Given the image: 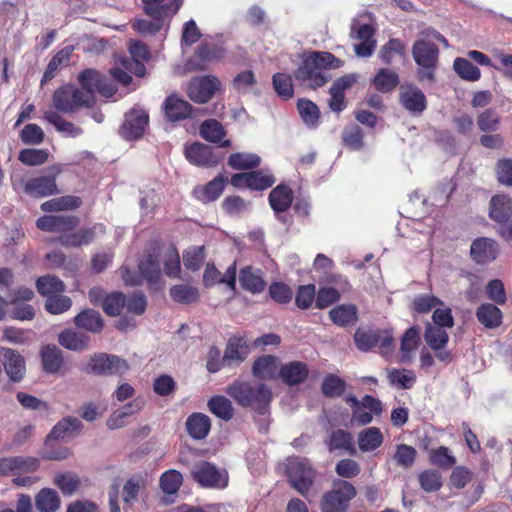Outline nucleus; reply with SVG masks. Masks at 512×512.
<instances>
[{"mask_svg": "<svg viewBox=\"0 0 512 512\" xmlns=\"http://www.w3.org/2000/svg\"><path fill=\"white\" fill-rule=\"evenodd\" d=\"M357 442L362 452H371L383 443V434L377 427H369L358 433Z\"/></svg>", "mask_w": 512, "mask_h": 512, "instance_id": "36", "label": "nucleus"}, {"mask_svg": "<svg viewBox=\"0 0 512 512\" xmlns=\"http://www.w3.org/2000/svg\"><path fill=\"white\" fill-rule=\"evenodd\" d=\"M170 295L175 301L181 303H191L199 298L198 289L186 284L173 286Z\"/></svg>", "mask_w": 512, "mask_h": 512, "instance_id": "58", "label": "nucleus"}, {"mask_svg": "<svg viewBox=\"0 0 512 512\" xmlns=\"http://www.w3.org/2000/svg\"><path fill=\"white\" fill-rule=\"evenodd\" d=\"M400 103L410 113L420 114L427 106L424 93L414 85H403L399 92Z\"/></svg>", "mask_w": 512, "mask_h": 512, "instance_id": "19", "label": "nucleus"}, {"mask_svg": "<svg viewBox=\"0 0 512 512\" xmlns=\"http://www.w3.org/2000/svg\"><path fill=\"white\" fill-rule=\"evenodd\" d=\"M43 117L47 122L51 123L58 132L67 137L75 138L83 133L80 127L72 122L66 121L57 111L51 108L44 112Z\"/></svg>", "mask_w": 512, "mask_h": 512, "instance_id": "32", "label": "nucleus"}, {"mask_svg": "<svg viewBox=\"0 0 512 512\" xmlns=\"http://www.w3.org/2000/svg\"><path fill=\"white\" fill-rule=\"evenodd\" d=\"M71 299L65 295H54L46 299L45 309L53 315L61 314L71 307Z\"/></svg>", "mask_w": 512, "mask_h": 512, "instance_id": "64", "label": "nucleus"}, {"mask_svg": "<svg viewBox=\"0 0 512 512\" xmlns=\"http://www.w3.org/2000/svg\"><path fill=\"white\" fill-rule=\"evenodd\" d=\"M78 223V218L72 215H46L37 219L36 226L42 231L59 233L74 229Z\"/></svg>", "mask_w": 512, "mask_h": 512, "instance_id": "17", "label": "nucleus"}, {"mask_svg": "<svg viewBox=\"0 0 512 512\" xmlns=\"http://www.w3.org/2000/svg\"><path fill=\"white\" fill-rule=\"evenodd\" d=\"M354 341L357 348L363 352H367L379 344L381 353L386 355L390 352L393 337L388 331L374 330L370 327H359L355 332Z\"/></svg>", "mask_w": 512, "mask_h": 512, "instance_id": "8", "label": "nucleus"}, {"mask_svg": "<svg viewBox=\"0 0 512 512\" xmlns=\"http://www.w3.org/2000/svg\"><path fill=\"white\" fill-rule=\"evenodd\" d=\"M277 358L272 355L259 357L253 364V375L260 379H273L279 374Z\"/></svg>", "mask_w": 512, "mask_h": 512, "instance_id": "35", "label": "nucleus"}, {"mask_svg": "<svg viewBox=\"0 0 512 512\" xmlns=\"http://www.w3.org/2000/svg\"><path fill=\"white\" fill-rule=\"evenodd\" d=\"M418 480L421 488L427 493L436 492L442 487V477L438 471L433 469L421 472Z\"/></svg>", "mask_w": 512, "mask_h": 512, "instance_id": "55", "label": "nucleus"}, {"mask_svg": "<svg viewBox=\"0 0 512 512\" xmlns=\"http://www.w3.org/2000/svg\"><path fill=\"white\" fill-rule=\"evenodd\" d=\"M38 467L39 461L34 457H4L0 459V476L34 472Z\"/></svg>", "mask_w": 512, "mask_h": 512, "instance_id": "15", "label": "nucleus"}, {"mask_svg": "<svg viewBox=\"0 0 512 512\" xmlns=\"http://www.w3.org/2000/svg\"><path fill=\"white\" fill-rule=\"evenodd\" d=\"M390 383L399 389H410L416 380L413 371L406 369H393L388 373Z\"/></svg>", "mask_w": 512, "mask_h": 512, "instance_id": "49", "label": "nucleus"}, {"mask_svg": "<svg viewBox=\"0 0 512 512\" xmlns=\"http://www.w3.org/2000/svg\"><path fill=\"white\" fill-rule=\"evenodd\" d=\"M470 252L477 263L484 264L497 257L498 245L493 239L479 238L473 241Z\"/></svg>", "mask_w": 512, "mask_h": 512, "instance_id": "23", "label": "nucleus"}, {"mask_svg": "<svg viewBox=\"0 0 512 512\" xmlns=\"http://www.w3.org/2000/svg\"><path fill=\"white\" fill-rule=\"evenodd\" d=\"M58 341L64 348L81 352L87 350L90 346V337L84 333L80 324L75 322V326L67 328L58 336Z\"/></svg>", "mask_w": 512, "mask_h": 512, "instance_id": "16", "label": "nucleus"}, {"mask_svg": "<svg viewBox=\"0 0 512 512\" xmlns=\"http://www.w3.org/2000/svg\"><path fill=\"white\" fill-rule=\"evenodd\" d=\"M143 408V401L134 399L122 408L116 410L107 420L109 429H118L127 424L126 418L135 415Z\"/></svg>", "mask_w": 512, "mask_h": 512, "instance_id": "30", "label": "nucleus"}, {"mask_svg": "<svg viewBox=\"0 0 512 512\" xmlns=\"http://www.w3.org/2000/svg\"><path fill=\"white\" fill-rule=\"evenodd\" d=\"M453 68L459 77L466 81H477L481 76L479 68L464 58H456Z\"/></svg>", "mask_w": 512, "mask_h": 512, "instance_id": "48", "label": "nucleus"}, {"mask_svg": "<svg viewBox=\"0 0 512 512\" xmlns=\"http://www.w3.org/2000/svg\"><path fill=\"white\" fill-rule=\"evenodd\" d=\"M164 110L166 117L170 121H179L190 115L191 106L187 101L176 95H171L165 101Z\"/></svg>", "mask_w": 512, "mask_h": 512, "instance_id": "33", "label": "nucleus"}, {"mask_svg": "<svg viewBox=\"0 0 512 512\" xmlns=\"http://www.w3.org/2000/svg\"><path fill=\"white\" fill-rule=\"evenodd\" d=\"M96 74L90 71H82L78 75L81 87L64 85L59 87L52 96L53 107L63 113H74L82 107H91L93 97L91 94V81H94Z\"/></svg>", "mask_w": 512, "mask_h": 512, "instance_id": "1", "label": "nucleus"}, {"mask_svg": "<svg viewBox=\"0 0 512 512\" xmlns=\"http://www.w3.org/2000/svg\"><path fill=\"white\" fill-rule=\"evenodd\" d=\"M373 83L378 91L388 92L397 86L399 78L395 71L382 68L375 75Z\"/></svg>", "mask_w": 512, "mask_h": 512, "instance_id": "45", "label": "nucleus"}, {"mask_svg": "<svg viewBox=\"0 0 512 512\" xmlns=\"http://www.w3.org/2000/svg\"><path fill=\"white\" fill-rule=\"evenodd\" d=\"M72 52L73 47L66 46L56 53V55L48 63V66L44 72L43 78L41 80L42 85L53 79L60 67L68 65Z\"/></svg>", "mask_w": 512, "mask_h": 512, "instance_id": "38", "label": "nucleus"}, {"mask_svg": "<svg viewBox=\"0 0 512 512\" xmlns=\"http://www.w3.org/2000/svg\"><path fill=\"white\" fill-rule=\"evenodd\" d=\"M152 20L137 19L133 28L142 36L155 35L164 26L167 17H151Z\"/></svg>", "mask_w": 512, "mask_h": 512, "instance_id": "50", "label": "nucleus"}, {"mask_svg": "<svg viewBox=\"0 0 512 512\" xmlns=\"http://www.w3.org/2000/svg\"><path fill=\"white\" fill-rule=\"evenodd\" d=\"M81 200L75 196H63L53 198L41 204V210L44 212H56L78 208Z\"/></svg>", "mask_w": 512, "mask_h": 512, "instance_id": "42", "label": "nucleus"}, {"mask_svg": "<svg viewBox=\"0 0 512 512\" xmlns=\"http://www.w3.org/2000/svg\"><path fill=\"white\" fill-rule=\"evenodd\" d=\"M246 355V347L240 343V340H230L225 351L223 362L231 365L234 362L244 360Z\"/></svg>", "mask_w": 512, "mask_h": 512, "instance_id": "62", "label": "nucleus"}, {"mask_svg": "<svg viewBox=\"0 0 512 512\" xmlns=\"http://www.w3.org/2000/svg\"><path fill=\"white\" fill-rule=\"evenodd\" d=\"M286 473L290 485L307 500L311 501L317 496L318 473L307 459H291L287 464Z\"/></svg>", "mask_w": 512, "mask_h": 512, "instance_id": "3", "label": "nucleus"}, {"mask_svg": "<svg viewBox=\"0 0 512 512\" xmlns=\"http://www.w3.org/2000/svg\"><path fill=\"white\" fill-rule=\"evenodd\" d=\"M139 269L142 275L150 282L155 283L160 277V263L155 255L149 254L139 262Z\"/></svg>", "mask_w": 512, "mask_h": 512, "instance_id": "56", "label": "nucleus"}, {"mask_svg": "<svg viewBox=\"0 0 512 512\" xmlns=\"http://www.w3.org/2000/svg\"><path fill=\"white\" fill-rule=\"evenodd\" d=\"M346 388L344 380L334 374L328 375L322 382V393L327 397H338Z\"/></svg>", "mask_w": 512, "mask_h": 512, "instance_id": "59", "label": "nucleus"}, {"mask_svg": "<svg viewBox=\"0 0 512 512\" xmlns=\"http://www.w3.org/2000/svg\"><path fill=\"white\" fill-rule=\"evenodd\" d=\"M3 365L9 378L13 382L21 381L26 372L24 358L15 350L4 348L2 350Z\"/></svg>", "mask_w": 512, "mask_h": 512, "instance_id": "22", "label": "nucleus"}, {"mask_svg": "<svg viewBox=\"0 0 512 512\" xmlns=\"http://www.w3.org/2000/svg\"><path fill=\"white\" fill-rule=\"evenodd\" d=\"M52 175L33 178L24 186L27 194L33 197H46L57 192L55 177L60 172L57 167L51 168Z\"/></svg>", "mask_w": 512, "mask_h": 512, "instance_id": "18", "label": "nucleus"}, {"mask_svg": "<svg viewBox=\"0 0 512 512\" xmlns=\"http://www.w3.org/2000/svg\"><path fill=\"white\" fill-rule=\"evenodd\" d=\"M328 448L330 451L345 450L351 455L356 453V448L352 442V435L342 429L335 430L331 433Z\"/></svg>", "mask_w": 512, "mask_h": 512, "instance_id": "39", "label": "nucleus"}, {"mask_svg": "<svg viewBox=\"0 0 512 512\" xmlns=\"http://www.w3.org/2000/svg\"><path fill=\"white\" fill-rule=\"evenodd\" d=\"M412 55L419 66L418 79L429 83L434 82L439 58L437 45L429 39H418L412 47Z\"/></svg>", "mask_w": 512, "mask_h": 512, "instance_id": "5", "label": "nucleus"}, {"mask_svg": "<svg viewBox=\"0 0 512 512\" xmlns=\"http://www.w3.org/2000/svg\"><path fill=\"white\" fill-rule=\"evenodd\" d=\"M148 125V114L141 109H133L125 116L120 134L127 140L140 138Z\"/></svg>", "mask_w": 512, "mask_h": 512, "instance_id": "13", "label": "nucleus"}, {"mask_svg": "<svg viewBox=\"0 0 512 512\" xmlns=\"http://www.w3.org/2000/svg\"><path fill=\"white\" fill-rule=\"evenodd\" d=\"M273 86L280 97L289 99L293 96V85L289 75L276 73L273 76Z\"/></svg>", "mask_w": 512, "mask_h": 512, "instance_id": "63", "label": "nucleus"}, {"mask_svg": "<svg viewBox=\"0 0 512 512\" xmlns=\"http://www.w3.org/2000/svg\"><path fill=\"white\" fill-rule=\"evenodd\" d=\"M226 132L224 127L217 120H206L201 124L200 135L207 141L218 143L221 147L230 146V140L221 141Z\"/></svg>", "mask_w": 512, "mask_h": 512, "instance_id": "34", "label": "nucleus"}, {"mask_svg": "<svg viewBox=\"0 0 512 512\" xmlns=\"http://www.w3.org/2000/svg\"><path fill=\"white\" fill-rule=\"evenodd\" d=\"M227 393L241 406H252L259 413H264L272 398L271 390L265 384L255 386L246 382H236L227 388Z\"/></svg>", "mask_w": 512, "mask_h": 512, "instance_id": "4", "label": "nucleus"}, {"mask_svg": "<svg viewBox=\"0 0 512 512\" xmlns=\"http://www.w3.org/2000/svg\"><path fill=\"white\" fill-rule=\"evenodd\" d=\"M35 504L40 512H55L60 506V499L55 490L45 488L36 495Z\"/></svg>", "mask_w": 512, "mask_h": 512, "instance_id": "40", "label": "nucleus"}, {"mask_svg": "<svg viewBox=\"0 0 512 512\" xmlns=\"http://www.w3.org/2000/svg\"><path fill=\"white\" fill-rule=\"evenodd\" d=\"M85 71H90L96 74V79L91 81V94L93 100L95 99V92H99L104 97H111L116 93V87L113 83H111L107 77L101 75L98 71L93 69H86Z\"/></svg>", "mask_w": 512, "mask_h": 512, "instance_id": "53", "label": "nucleus"}, {"mask_svg": "<svg viewBox=\"0 0 512 512\" xmlns=\"http://www.w3.org/2000/svg\"><path fill=\"white\" fill-rule=\"evenodd\" d=\"M126 298L121 292H112L106 295L102 308L109 317H116L120 315L122 309L125 307Z\"/></svg>", "mask_w": 512, "mask_h": 512, "instance_id": "52", "label": "nucleus"}, {"mask_svg": "<svg viewBox=\"0 0 512 512\" xmlns=\"http://www.w3.org/2000/svg\"><path fill=\"white\" fill-rule=\"evenodd\" d=\"M454 322H428L425 331V340L431 349L438 351L436 357L441 361H449L450 353L448 351H439L448 341L446 328H452Z\"/></svg>", "mask_w": 512, "mask_h": 512, "instance_id": "9", "label": "nucleus"}, {"mask_svg": "<svg viewBox=\"0 0 512 512\" xmlns=\"http://www.w3.org/2000/svg\"><path fill=\"white\" fill-rule=\"evenodd\" d=\"M501 123L499 114L493 109H486L477 117V125L483 132L493 133L496 132Z\"/></svg>", "mask_w": 512, "mask_h": 512, "instance_id": "51", "label": "nucleus"}, {"mask_svg": "<svg viewBox=\"0 0 512 512\" xmlns=\"http://www.w3.org/2000/svg\"><path fill=\"white\" fill-rule=\"evenodd\" d=\"M293 192L286 185H278L269 194V203L271 208L276 212L286 211L292 203Z\"/></svg>", "mask_w": 512, "mask_h": 512, "instance_id": "37", "label": "nucleus"}, {"mask_svg": "<svg viewBox=\"0 0 512 512\" xmlns=\"http://www.w3.org/2000/svg\"><path fill=\"white\" fill-rule=\"evenodd\" d=\"M512 214V200L508 195L498 194L490 201V218L502 223L510 218Z\"/></svg>", "mask_w": 512, "mask_h": 512, "instance_id": "31", "label": "nucleus"}, {"mask_svg": "<svg viewBox=\"0 0 512 512\" xmlns=\"http://www.w3.org/2000/svg\"><path fill=\"white\" fill-rule=\"evenodd\" d=\"M83 425L74 417H66L59 421L47 436V440H64L77 436Z\"/></svg>", "mask_w": 512, "mask_h": 512, "instance_id": "25", "label": "nucleus"}, {"mask_svg": "<svg viewBox=\"0 0 512 512\" xmlns=\"http://www.w3.org/2000/svg\"><path fill=\"white\" fill-rule=\"evenodd\" d=\"M102 225H94L91 228L81 229L73 233H65L60 235L57 240L65 247H79L91 243L98 233H103Z\"/></svg>", "mask_w": 512, "mask_h": 512, "instance_id": "21", "label": "nucleus"}, {"mask_svg": "<svg viewBox=\"0 0 512 512\" xmlns=\"http://www.w3.org/2000/svg\"><path fill=\"white\" fill-rule=\"evenodd\" d=\"M203 284L211 287L216 284H225L231 293L236 289V262H233L222 274L213 264L208 263L203 274Z\"/></svg>", "mask_w": 512, "mask_h": 512, "instance_id": "14", "label": "nucleus"}, {"mask_svg": "<svg viewBox=\"0 0 512 512\" xmlns=\"http://www.w3.org/2000/svg\"><path fill=\"white\" fill-rule=\"evenodd\" d=\"M228 164L233 169L245 170L257 167L260 164V157L251 153H235L230 155Z\"/></svg>", "mask_w": 512, "mask_h": 512, "instance_id": "54", "label": "nucleus"}, {"mask_svg": "<svg viewBox=\"0 0 512 512\" xmlns=\"http://www.w3.org/2000/svg\"><path fill=\"white\" fill-rule=\"evenodd\" d=\"M419 344V333L415 327L409 328L401 339V352L402 361L410 362L412 359V353L418 348Z\"/></svg>", "mask_w": 512, "mask_h": 512, "instance_id": "46", "label": "nucleus"}, {"mask_svg": "<svg viewBox=\"0 0 512 512\" xmlns=\"http://www.w3.org/2000/svg\"><path fill=\"white\" fill-rule=\"evenodd\" d=\"M208 408L214 415L225 421L230 420L234 414L231 401L224 396H213L208 401Z\"/></svg>", "mask_w": 512, "mask_h": 512, "instance_id": "43", "label": "nucleus"}, {"mask_svg": "<svg viewBox=\"0 0 512 512\" xmlns=\"http://www.w3.org/2000/svg\"><path fill=\"white\" fill-rule=\"evenodd\" d=\"M192 478L203 487H224L227 477L206 461L196 463L191 469Z\"/></svg>", "mask_w": 512, "mask_h": 512, "instance_id": "11", "label": "nucleus"}, {"mask_svg": "<svg viewBox=\"0 0 512 512\" xmlns=\"http://www.w3.org/2000/svg\"><path fill=\"white\" fill-rule=\"evenodd\" d=\"M416 455L417 451L414 447L406 444H399L396 447L393 458L398 466L409 468L414 464Z\"/></svg>", "mask_w": 512, "mask_h": 512, "instance_id": "60", "label": "nucleus"}, {"mask_svg": "<svg viewBox=\"0 0 512 512\" xmlns=\"http://www.w3.org/2000/svg\"><path fill=\"white\" fill-rule=\"evenodd\" d=\"M298 111L303 121L308 126H315L319 120L318 107L310 100L301 99L298 101Z\"/></svg>", "mask_w": 512, "mask_h": 512, "instance_id": "61", "label": "nucleus"}, {"mask_svg": "<svg viewBox=\"0 0 512 512\" xmlns=\"http://www.w3.org/2000/svg\"><path fill=\"white\" fill-rule=\"evenodd\" d=\"M279 376L287 385H297L304 382L308 376V367L300 361L283 364L279 369Z\"/></svg>", "mask_w": 512, "mask_h": 512, "instance_id": "26", "label": "nucleus"}, {"mask_svg": "<svg viewBox=\"0 0 512 512\" xmlns=\"http://www.w3.org/2000/svg\"><path fill=\"white\" fill-rule=\"evenodd\" d=\"M356 495V490L347 481L334 484L332 490L324 493L320 501L322 512H345L350 500Z\"/></svg>", "mask_w": 512, "mask_h": 512, "instance_id": "7", "label": "nucleus"}, {"mask_svg": "<svg viewBox=\"0 0 512 512\" xmlns=\"http://www.w3.org/2000/svg\"><path fill=\"white\" fill-rule=\"evenodd\" d=\"M239 283L243 289L253 294L263 291L266 285L263 280L262 271L251 266L241 269Z\"/></svg>", "mask_w": 512, "mask_h": 512, "instance_id": "28", "label": "nucleus"}, {"mask_svg": "<svg viewBox=\"0 0 512 512\" xmlns=\"http://www.w3.org/2000/svg\"><path fill=\"white\" fill-rule=\"evenodd\" d=\"M185 425L190 437L195 440H202L210 432L211 420L206 414L193 413L187 418Z\"/></svg>", "mask_w": 512, "mask_h": 512, "instance_id": "27", "label": "nucleus"}, {"mask_svg": "<svg viewBox=\"0 0 512 512\" xmlns=\"http://www.w3.org/2000/svg\"><path fill=\"white\" fill-rule=\"evenodd\" d=\"M405 45L399 39H391L382 46L379 56L385 64H392L397 57H404Z\"/></svg>", "mask_w": 512, "mask_h": 512, "instance_id": "44", "label": "nucleus"}, {"mask_svg": "<svg viewBox=\"0 0 512 512\" xmlns=\"http://www.w3.org/2000/svg\"><path fill=\"white\" fill-rule=\"evenodd\" d=\"M160 488L165 494H175L183 483L182 474L174 469L164 472L160 477Z\"/></svg>", "mask_w": 512, "mask_h": 512, "instance_id": "47", "label": "nucleus"}, {"mask_svg": "<svg viewBox=\"0 0 512 512\" xmlns=\"http://www.w3.org/2000/svg\"><path fill=\"white\" fill-rule=\"evenodd\" d=\"M128 370L129 365L125 359L103 352L91 355L83 367L85 373L98 376L123 374Z\"/></svg>", "mask_w": 512, "mask_h": 512, "instance_id": "6", "label": "nucleus"}, {"mask_svg": "<svg viewBox=\"0 0 512 512\" xmlns=\"http://www.w3.org/2000/svg\"><path fill=\"white\" fill-rule=\"evenodd\" d=\"M341 61L328 52H314L304 58L295 70L294 76L303 86L317 88L323 86L330 78L325 69L340 67Z\"/></svg>", "mask_w": 512, "mask_h": 512, "instance_id": "2", "label": "nucleus"}, {"mask_svg": "<svg viewBox=\"0 0 512 512\" xmlns=\"http://www.w3.org/2000/svg\"><path fill=\"white\" fill-rule=\"evenodd\" d=\"M220 87V81L214 76L194 78L188 86L189 98L197 103H206Z\"/></svg>", "mask_w": 512, "mask_h": 512, "instance_id": "12", "label": "nucleus"}, {"mask_svg": "<svg viewBox=\"0 0 512 512\" xmlns=\"http://www.w3.org/2000/svg\"><path fill=\"white\" fill-rule=\"evenodd\" d=\"M35 294L27 287H18L9 293V305L13 306V313L17 320H32L35 317V308L29 303Z\"/></svg>", "mask_w": 512, "mask_h": 512, "instance_id": "10", "label": "nucleus"}, {"mask_svg": "<svg viewBox=\"0 0 512 512\" xmlns=\"http://www.w3.org/2000/svg\"><path fill=\"white\" fill-rule=\"evenodd\" d=\"M40 357L42 369L48 374L58 373L64 364L63 352L55 345L47 344L42 346Z\"/></svg>", "mask_w": 512, "mask_h": 512, "instance_id": "24", "label": "nucleus"}, {"mask_svg": "<svg viewBox=\"0 0 512 512\" xmlns=\"http://www.w3.org/2000/svg\"><path fill=\"white\" fill-rule=\"evenodd\" d=\"M185 156L187 160L196 166L214 167L219 163V159L212 152L211 147L203 143H193L186 147Z\"/></svg>", "mask_w": 512, "mask_h": 512, "instance_id": "20", "label": "nucleus"}, {"mask_svg": "<svg viewBox=\"0 0 512 512\" xmlns=\"http://www.w3.org/2000/svg\"><path fill=\"white\" fill-rule=\"evenodd\" d=\"M204 246H192L183 254L184 266L192 271L198 270L205 259Z\"/></svg>", "mask_w": 512, "mask_h": 512, "instance_id": "57", "label": "nucleus"}, {"mask_svg": "<svg viewBox=\"0 0 512 512\" xmlns=\"http://www.w3.org/2000/svg\"><path fill=\"white\" fill-rule=\"evenodd\" d=\"M38 292L47 298L62 293L65 290L64 283L56 276L46 275L36 281Z\"/></svg>", "mask_w": 512, "mask_h": 512, "instance_id": "41", "label": "nucleus"}, {"mask_svg": "<svg viewBox=\"0 0 512 512\" xmlns=\"http://www.w3.org/2000/svg\"><path fill=\"white\" fill-rule=\"evenodd\" d=\"M144 11L149 17H172L177 13L183 0H174L173 3H164V0H142Z\"/></svg>", "mask_w": 512, "mask_h": 512, "instance_id": "29", "label": "nucleus"}]
</instances>
